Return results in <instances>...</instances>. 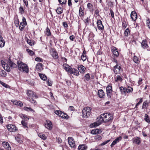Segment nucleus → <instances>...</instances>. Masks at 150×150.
Wrapping results in <instances>:
<instances>
[{
    "instance_id": "nucleus-28",
    "label": "nucleus",
    "mask_w": 150,
    "mask_h": 150,
    "mask_svg": "<svg viewBox=\"0 0 150 150\" xmlns=\"http://www.w3.org/2000/svg\"><path fill=\"white\" fill-rule=\"evenodd\" d=\"M73 73L75 75L78 76L79 74V73L78 70L75 69H71V73Z\"/></svg>"
},
{
    "instance_id": "nucleus-10",
    "label": "nucleus",
    "mask_w": 150,
    "mask_h": 150,
    "mask_svg": "<svg viewBox=\"0 0 150 150\" xmlns=\"http://www.w3.org/2000/svg\"><path fill=\"white\" fill-rule=\"evenodd\" d=\"M50 54L52 57L54 59L57 58L58 56L56 51L54 49H52L50 50Z\"/></svg>"
},
{
    "instance_id": "nucleus-35",
    "label": "nucleus",
    "mask_w": 150,
    "mask_h": 150,
    "mask_svg": "<svg viewBox=\"0 0 150 150\" xmlns=\"http://www.w3.org/2000/svg\"><path fill=\"white\" fill-rule=\"evenodd\" d=\"M129 34H130L129 30L128 28H127L126 29L125 31L124 35L125 36H128Z\"/></svg>"
},
{
    "instance_id": "nucleus-5",
    "label": "nucleus",
    "mask_w": 150,
    "mask_h": 150,
    "mask_svg": "<svg viewBox=\"0 0 150 150\" xmlns=\"http://www.w3.org/2000/svg\"><path fill=\"white\" fill-rule=\"evenodd\" d=\"M54 113L63 118L68 119L69 117L67 114L64 113L60 110H55Z\"/></svg>"
},
{
    "instance_id": "nucleus-50",
    "label": "nucleus",
    "mask_w": 150,
    "mask_h": 150,
    "mask_svg": "<svg viewBox=\"0 0 150 150\" xmlns=\"http://www.w3.org/2000/svg\"><path fill=\"white\" fill-rule=\"evenodd\" d=\"M102 137L100 135H96L95 137V139L98 140H101L102 139Z\"/></svg>"
},
{
    "instance_id": "nucleus-25",
    "label": "nucleus",
    "mask_w": 150,
    "mask_h": 150,
    "mask_svg": "<svg viewBox=\"0 0 150 150\" xmlns=\"http://www.w3.org/2000/svg\"><path fill=\"white\" fill-rule=\"evenodd\" d=\"M101 131L98 129H94L92 130L91 133L93 134H100L101 133Z\"/></svg>"
},
{
    "instance_id": "nucleus-47",
    "label": "nucleus",
    "mask_w": 150,
    "mask_h": 150,
    "mask_svg": "<svg viewBox=\"0 0 150 150\" xmlns=\"http://www.w3.org/2000/svg\"><path fill=\"white\" fill-rule=\"evenodd\" d=\"M24 110L27 111H30L34 112V111L31 108H28L27 107H25L24 108Z\"/></svg>"
},
{
    "instance_id": "nucleus-52",
    "label": "nucleus",
    "mask_w": 150,
    "mask_h": 150,
    "mask_svg": "<svg viewBox=\"0 0 150 150\" xmlns=\"http://www.w3.org/2000/svg\"><path fill=\"white\" fill-rule=\"evenodd\" d=\"M93 5L90 3H88L87 4V7L90 10L93 9Z\"/></svg>"
},
{
    "instance_id": "nucleus-59",
    "label": "nucleus",
    "mask_w": 150,
    "mask_h": 150,
    "mask_svg": "<svg viewBox=\"0 0 150 150\" xmlns=\"http://www.w3.org/2000/svg\"><path fill=\"white\" fill-rule=\"evenodd\" d=\"M146 24L149 28H150V21L149 19H148L146 21Z\"/></svg>"
},
{
    "instance_id": "nucleus-1",
    "label": "nucleus",
    "mask_w": 150,
    "mask_h": 150,
    "mask_svg": "<svg viewBox=\"0 0 150 150\" xmlns=\"http://www.w3.org/2000/svg\"><path fill=\"white\" fill-rule=\"evenodd\" d=\"M113 117L112 114L109 113H106L101 114L97 119V122L91 124L90 127H97L102 122L104 123L112 122Z\"/></svg>"
},
{
    "instance_id": "nucleus-19",
    "label": "nucleus",
    "mask_w": 150,
    "mask_h": 150,
    "mask_svg": "<svg viewBox=\"0 0 150 150\" xmlns=\"http://www.w3.org/2000/svg\"><path fill=\"white\" fill-rule=\"evenodd\" d=\"M78 69L80 73L83 74L85 71L86 68L83 65H80L78 67Z\"/></svg>"
},
{
    "instance_id": "nucleus-14",
    "label": "nucleus",
    "mask_w": 150,
    "mask_h": 150,
    "mask_svg": "<svg viewBox=\"0 0 150 150\" xmlns=\"http://www.w3.org/2000/svg\"><path fill=\"white\" fill-rule=\"evenodd\" d=\"M130 16L132 19L134 21L136 20L137 18V14L136 12L134 11L132 12Z\"/></svg>"
},
{
    "instance_id": "nucleus-33",
    "label": "nucleus",
    "mask_w": 150,
    "mask_h": 150,
    "mask_svg": "<svg viewBox=\"0 0 150 150\" xmlns=\"http://www.w3.org/2000/svg\"><path fill=\"white\" fill-rule=\"evenodd\" d=\"M79 15L81 17V16H83L84 15V12L81 7H80L79 8Z\"/></svg>"
},
{
    "instance_id": "nucleus-27",
    "label": "nucleus",
    "mask_w": 150,
    "mask_h": 150,
    "mask_svg": "<svg viewBox=\"0 0 150 150\" xmlns=\"http://www.w3.org/2000/svg\"><path fill=\"white\" fill-rule=\"evenodd\" d=\"M120 89L122 93L126 95L127 91V88H126L121 86L120 87Z\"/></svg>"
},
{
    "instance_id": "nucleus-2",
    "label": "nucleus",
    "mask_w": 150,
    "mask_h": 150,
    "mask_svg": "<svg viewBox=\"0 0 150 150\" xmlns=\"http://www.w3.org/2000/svg\"><path fill=\"white\" fill-rule=\"evenodd\" d=\"M27 94L28 96V100L31 103L34 105L37 104V102L35 99L38 98V97L36 95V93L30 90L28 91Z\"/></svg>"
},
{
    "instance_id": "nucleus-40",
    "label": "nucleus",
    "mask_w": 150,
    "mask_h": 150,
    "mask_svg": "<svg viewBox=\"0 0 150 150\" xmlns=\"http://www.w3.org/2000/svg\"><path fill=\"white\" fill-rule=\"evenodd\" d=\"M22 125H23V127L24 128H28L27 126V123L26 122H25L24 121L22 120L21 122Z\"/></svg>"
},
{
    "instance_id": "nucleus-8",
    "label": "nucleus",
    "mask_w": 150,
    "mask_h": 150,
    "mask_svg": "<svg viewBox=\"0 0 150 150\" xmlns=\"http://www.w3.org/2000/svg\"><path fill=\"white\" fill-rule=\"evenodd\" d=\"M27 25V23L25 18L23 17L22 19V22L20 23L19 26V29L21 30H23V29L25 25Z\"/></svg>"
},
{
    "instance_id": "nucleus-4",
    "label": "nucleus",
    "mask_w": 150,
    "mask_h": 150,
    "mask_svg": "<svg viewBox=\"0 0 150 150\" xmlns=\"http://www.w3.org/2000/svg\"><path fill=\"white\" fill-rule=\"evenodd\" d=\"M91 108L89 107L84 108L82 111L83 117L85 118L88 117L91 114Z\"/></svg>"
},
{
    "instance_id": "nucleus-26",
    "label": "nucleus",
    "mask_w": 150,
    "mask_h": 150,
    "mask_svg": "<svg viewBox=\"0 0 150 150\" xmlns=\"http://www.w3.org/2000/svg\"><path fill=\"white\" fill-rule=\"evenodd\" d=\"M6 73L4 70H0V77H5L6 76Z\"/></svg>"
},
{
    "instance_id": "nucleus-60",
    "label": "nucleus",
    "mask_w": 150,
    "mask_h": 150,
    "mask_svg": "<svg viewBox=\"0 0 150 150\" xmlns=\"http://www.w3.org/2000/svg\"><path fill=\"white\" fill-rule=\"evenodd\" d=\"M24 4H25L26 7L28 6V0H23Z\"/></svg>"
},
{
    "instance_id": "nucleus-18",
    "label": "nucleus",
    "mask_w": 150,
    "mask_h": 150,
    "mask_svg": "<svg viewBox=\"0 0 150 150\" xmlns=\"http://www.w3.org/2000/svg\"><path fill=\"white\" fill-rule=\"evenodd\" d=\"M47 123L45 125V127L46 128L50 130L52 129V124L50 121H47Z\"/></svg>"
},
{
    "instance_id": "nucleus-56",
    "label": "nucleus",
    "mask_w": 150,
    "mask_h": 150,
    "mask_svg": "<svg viewBox=\"0 0 150 150\" xmlns=\"http://www.w3.org/2000/svg\"><path fill=\"white\" fill-rule=\"evenodd\" d=\"M81 59L83 61H85L86 59V55L82 54L81 55Z\"/></svg>"
},
{
    "instance_id": "nucleus-46",
    "label": "nucleus",
    "mask_w": 150,
    "mask_h": 150,
    "mask_svg": "<svg viewBox=\"0 0 150 150\" xmlns=\"http://www.w3.org/2000/svg\"><path fill=\"white\" fill-rule=\"evenodd\" d=\"M122 79L121 77V76L120 75H118L117 78L115 79V81H122Z\"/></svg>"
},
{
    "instance_id": "nucleus-17",
    "label": "nucleus",
    "mask_w": 150,
    "mask_h": 150,
    "mask_svg": "<svg viewBox=\"0 0 150 150\" xmlns=\"http://www.w3.org/2000/svg\"><path fill=\"white\" fill-rule=\"evenodd\" d=\"M113 54L116 57L118 56L119 54L117 48L114 47H112L111 48Z\"/></svg>"
},
{
    "instance_id": "nucleus-55",
    "label": "nucleus",
    "mask_w": 150,
    "mask_h": 150,
    "mask_svg": "<svg viewBox=\"0 0 150 150\" xmlns=\"http://www.w3.org/2000/svg\"><path fill=\"white\" fill-rule=\"evenodd\" d=\"M35 61L39 62H42V59L40 57H37L35 59Z\"/></svg>"
},
{
    "instance_id": "nucleus-13",
    "label": "nucleus",
    "mask_w": 150,
    "mask_h": 150,
    "mask_svg": "<svg viewBox=\"0 0 150 150\" xmlns=\"http://www.w3.org/2000/svg\"><path fill=\"white\" fill-rule=\"evenodd\" d=\"M121 68L120 66H118V64H117L114 67L113 71L116 74H118L121 69Z\"/></svg>"
},
{
    "instance_id": "nucleus-62",
    "label": "nucleus",
    "mask_w": 150,
    "mask_h": 150,
    "mask_svg": "<svg viewBox=\"0 0 150 150\" xmlns=\"http://www.w3.org/2000/svg\"><path fill=\"white\" fill-rule=\"evenodd\" d=\"M142 80L141 78H140L139 79V80L138 81V83L139 85H141L142 83Z\"/></svg>"
},
{
    "instance_id": "nucleus-45",
    "label": "nucleus",
    "mask_w": 150,
    "mask_h": 150,
    "mask_svg": "<svg viewBox=\"0 0 150 150\" xmlns=\"http://www.w3.org/2000/svg\"><path fill=\"white\" fill-rule=\"evenodd\" d=\"M26 50L29 55L32 56L34 54V53L33 51L30 50L29 49H27Z\"/></svg>"
},
{
    "instance_id": "nucleus-32",
    "label": "nucleus",
    "mask_w": 150,
    "mask_h": 150,
    "mask_svg": "<svg viewBox=\"0 0 150 150\" xmlns=\"http://www.w3.org/2000/svg\"><path fill=\"white\" fill-rule=\"evenodd\" d=\"M133 89L130 86H128L127 88L126 93H129L132 92Z\"/></svg>"
},
{
    "instance_id": "nucleus-41",
    "label": "nucleus",
    "mask_w": 150,
    "mask_h": 150,
    "mask_svg": "<svg viewBox=\"0 0 150 150\" xmlns=\"http://www.w3.org/2000/svg\"><path fill=\"white\" fill-rule=\"evenodd\" d=\"M14 22L16 26L17 27H18L19 26V21L18 19L17 18H15L14 20Z\"/></svg>"
},
{
    "instance_id": "nucleus-9",
    "label": "nucleus",
    "mask_w": 150,
    "mask_h": 150,
    "mask_svg": "<svg viewBox=\"0 0 150 150\" xmlns=\"http://www.w3.org/2000/svg\"><path fill=\"white\" fill-rule=\"evenodd\" d=\"M8 64L11 69L16 68L17 67V65L16 64L13 62L10 58L8 60Z\"/></svg>"
},
{
    "instance_id": "nucleus-29",
    "label": "nucleus",
    "mask_w": 150,
    "mask_h": 150,
    "mask_svg": "<svg viewBox=\"0 0 150 150\" xmlns=\"http://www.w3.org/2000/svg\"><path fill=\"white\" fill-rule=\"evenodd\" d=\"M87 147L85 145H79L78 147L79 150H85L87 149Z\"/></svg>"
},
{
    "instance_id": "nucleus-6",
    "label": "nucleus",
    "mask_w": 150,
    "mask_h": 150,
    "mask_svg": "<svg viewBox=\"0 0 150 150\" xmlns=\"http://www.w3.org/2000/svg\"><path fill=\"white\" fill-rule=\"evenodd\" d=\"M68 142L69 145L71 147L75 148L76 144L72 137H69L68 138Z\"/></svg>"
},
{
    "instance_id": "nucleus-64",
    "label": "nucleus",
    "mask_w": 150,
    "mask_h": 150,
    "mask_svg": "<svg viewBox=\"0 0 150 150\" xmlns=\"http://www.w3.org/2000/svg\"><path fill=\"white\" fill-rule=\"evenodd\" d=\"M75 38V37L74 35H72L70 36L69 39L70 40L72 41H73L74 39Z\"/></svg>"
},
{
    "instance_id": "nucleus-12",
    "label": "nucleus",
    "mask_w": 150,
    "mask_h": 150,
    "mask_svg": "<svg viewBox=\"0 0 150 150\" xmlns=\"http://www.w3.org/2000/svg\"><path fill=\"white\" fill-rule=\"evenodd\" d=\"M98 28L99 30H102L104 29V26L101 21L100 20H98L97 22Z\"/></svg>"
},
{
    "instance_id": "nucleus-38",
    "label": "nucleus",
    "mask_w": 150,
    "mask_h": 150,
    "mask_svg": "<svg viewBox=\"0 0 150 150\" xmlns=\"http://www.w3.org/2000/svg\"><path fill=\"white\" fill-rule=\"evenodd\" d=\"M133 61L136 63H138L140 61L139 59L136 56L134 57L133 59Z\"/></svg>"
},
{
    "instance_id": "nucleus-23",
    "label": "nucleus",
    "mask_w": 150,
    "mask_h": 150,
    "mask_svg": "<svg viewBox=\"0 0 150 150\" xmlns=\"http://www.w3.org/2000/svg\"><path fill=\"white\" fill-rule=\"evenodd\" d=\"M133 143L139 144L141 142L140 138L138 137H136L133 139Z\"/></svg>"
},
{
    "instance_id": "nucleus-53",
    "label": "nucleus",
    "mask_w": 150,
    "mask_h": 150,
    "mask_svg": "<svg viewBox=\"0 0 150 150\" xmlns=\"http://www.w3.org/2000/svg\"><path fill=\"white\" fill-rule=\"evenodd\" d=\"M65 69L66 71L69 72L70 73H71V70L72 69L71 68H70L69 67L67 66V67H65Z\"/></svg>"
},
{
    "instance_id": "nucleus-37",
    "label": "nucleus",
    "mask_w": 150,
    "mask_h": 150,
    "mask_svg": "<svg viewBox=\"0 0 150 150\" xmlns=\"http://www.w3.org/2000/svg\"><path fill=\"white\" fill-rule=\"evenodd\" d=\"M112 91H106L107 96L109 99H111Z\"/></svg>"
},
{
    "instance_id": "nucleus-61",
    "label": "nucleus",
    "mask_w": 150,
    "mask_h": 150,
    "mask_svg": "<svg viewBox=\"0 0 150 150\" xmlns=\"http://www.w3.org/2000/svg\"><path fill=\"white\" fill-rule=\"evenodd\" d=\"M63 25L64 28H67L68 27V25L66 22H64Z\"/></svg>"
},
{
    "instance_id": "nucleus-54",
    "label": "nucleus",
    "mask_w": 150,
    "mask_h": 150,
    "mask_svg": "<svg viewBox=\"0 0 150 150\" xmlns=\"http://www.w3.org/2000/svg\"><path fill=\"white\" fill-rule=\"evenodd\" d=\"M27 42L29 45H30L31 46H32L34 45V43L32 42L31 41L29 40L28 39L27 40Z\"/></svg>"
},
{
    "instance_id": "nucleus-20",
    "label": "nucleus",
    "mask_w": 150,
    "mask_h": 150,
    "mask_svg": "<svg viewBox=\"0 0 150 150\" xmlns=\"http://www.w3.org/2000/svg\"><path fill=\"white\" fill-rule=\"evenodd\" d=\"M2 144L5 149H7L8 150H11V147L8 142H3Z\"/></svg>"
},
{
    "instance_id": "nucleus-39",
    "label": "nucleus",
    "mask_w": 150,
    "mask_h": 150,
    "mask_svg": "<svg viewBox=\"0 0 150 150\" xmlns=\"http://www.w3.org/2000/svg\"><path fill=\"white\" fill-rule=\"evenodd\" d=\"M45 34L48 36L51 35L50 30L48 27H47L46 29Z\"/></svg>"
},
{
    "instance_id": "nucleus-3",
    "label": "nucleus",
    "mask_w": 150,
    "mask_h": 150,
    "mask_svg": "<svg viewBox=\"0 0 150 150\" xmlns=\"http://www.w3.org/2000/svg\"><path fill=\"white\" fill-rule=\"evenodd\" d=\"M17 64L19 70L20 71L22 70L23 71L27 73L28 72V67L26 64L20 60L17 62Z\"/></svg>"
},
{
    "instance_id": "nucleus-42",
    "label": "nucleus",
    "mask_w": 150,
    "mask_h": 150,
    "mask_svg": "<svg viewBox=\"0 0 150 150\" xmlns=\"http://www.w3.org/2000/svg\"><path fill=\"white\" fill-rule=\"evenodd\" d=\"M38 136L44 140L46 138V137L43 134L40 133L39 134Z\"/></svg>"
},
{
    "instance_id": "nucleus-36",
    "label": "nucleus",
    "mask_w": 150,
    "mask_h": 150,
    "mask_svg": "<svg viewBox=\"0 0 150 150\" xmlns=\"http://www.w3.org/2000/svg\"><path fill=\"white\" fill-rule=\"evenodd\" d=\"M40 78L43 80H45L47 79L46 76L42 74H39Z\"/></svg>"
},
{
    "instance_id": "nucleus-34",
    "label": "nucleus",
    "mask_w": 150,
    "mask_h": 150,
    "mask_svg": "<svg viewBox=\"0 0 150 150\" xmlns=\"http://www.w3.org/2000/svg\"><path fill=\"white\" fill-rule=\"evenodd\" d=\"M84 78L87 81H89L90 79V74L89 73L86 74L85 75Z\"/></svg>"
},
{
    "instance_id": "nucleus-48",
    "label": "nucleus",
    "mask_w": 150,
    "mask_h": 150,
    "mask_svg": "<svg viewBox=\"0 0 150 150\" xmlns=\"http://www.w3.org/2000/svg\"><path fill=\"white\" fill-rule=\"evenodd\" d=\"M19 13L21 14L23 13L24 12V10L23 7L21 6L19 8Z\"/></svg>"
},
{
    "instance_id": "nucleus-15",
    "label": "nucleus",
    "mask_w": 150,
    "mask_h": 150,
    "mask_svg": "<svg viewBox=\"0 0 150 150\" xmlns=\"http://www.w3.org/2000/svg\"><path fill=\"white\" fill-rule=\"evenodd\" d=\"M121 138L122 137H119L113 141L112 143L110 145V146L111 147H113L115 145L119 142V141L121 139Z\"/></svg>"
},
{
    "instance_id": "nucleus-7",
    "label": "nucleus",
    "mask_w": 150,
    "mask_h": 150,
    "mask_svg": "<svg viewBox=\"0 0 150 150\" xmlns=\"http://www.w3.org/2000/svg\"><path fill=\"white\" fill-rule=\"evenodd\" d=\"M6 127L8 131L10 132H14L17 129L16 127L13 125H8Z\"/></svg>"
},
{
    "instance_id": "nucleus-30",
    "label": "nucleus",
    "mask_w": 150,
    "mask_h": 150,
    "mask_svg": "<svg viewBox=\"0 0 150 150\" xmlns=\"http://www.w3.org/2000/svg\"><path fill=\"white\" fill-rule=\"evenodd\" d=\"M56 11L58 14H60L63 12V9L62 7H59L57 9Z\"/></svg>"
},
{
    "instance_id": "nucleus-49",
    "label": "nucleus",
    "mask_w": 150,
    "mask_h": 150,
    "mask_svg": "<svg viewBox=\"0 0 150 150\" xmlns=\"http://www.w3.org/2000/svg\"><path fill=\"white\" fill-rule=\"evenodd\" d=\"M112 91L111 86H108L106 87V91Z\"/></svg>"
},
{
    "instance_id": "nucleus-11",
    "label": "nucleus",
    "mask_w": 150,
    "mask_h": 150,
    "mask_svg": "<svg viewBox=\"0 0 150 150\" xmlns=\"http://www.w3.org/2000/svg\"><path fill=\"white\" fill-rule=\"evenodd\" d=\"M98 96L100 98H103L105 96V93L102 89L98 91Z\"/></svg>"
},
{
    "instance_id": "nucleus-44",
    "label": "nucleus",
    "mask_w": 150,
    "mask_h": 150,
    "mask_svg": "<svg viewBox=\"0 0 150 150\" xmlns=\"http://www.w3.org/2000/svg\"><path fill=\"white\" fill-rule=\"evenodd\" d=\"M0 83L3 86L6 88H8L9 87V86L1 81H0Z\"/></svg>"
},
{
    "instance_id": "nucleus-24",
    "label": "nucleus",
    "mask_w": 150,
    "mask_h": 150,
    "mask_svg": "<svg viewBox=\"0 0 150 150\" xmlns=\"http://www.w3.org/2000/svg\"><path fill=\"white\" fill-rule=\"evenodd\" d=\"M144 120L149 124L150 123V117L148 115L146 114H145L144 118Z\"/></svg>"
},
{
    "instance_id": "nucleus-16",
    "label": "nucleus",
    "mask_w": 150,
    "mask_h": 150,
    "mask_svg": "<svg viewBox=\"0 0 150 150\" xmlns=\"http://www.w3.org/2000/svg\"><path fill=\"white\" fill-rule=\"evenodd\" d=\"M141 45L142 47L144 49H147L149 47L146 40H143L141 43Z\"/></svg>"
},
{
    "instance_id": "nucleus-43",
    "label": "nucleus",
    "mask_w": 150,
    "mask_h": 150,
    "mask_svg": "<svg viewBox=\"0 0 150 150\" xmlns=\"http://www.w3.org/2000/svg\"><path fill=\"white\" fill-rule=\"evenodd\" d=\"M60 4H65L67 2V0H58Z\"/></svg>"
},
{
    "instance_id": "nucleus-22",
    "label": "nucleus",
    "mask_w": 150,
    "mask_h": 150,
    "mask_svg": "<svg viewBox=\"0 0 150 150\" xmlns=\"http://www.w3.org/2000/svg\"><path fill=\"white\" fill-rule=\"evenodd\" d=\"M1 62L2 63V65L3 67L4 68V69L6 70L8 72L10 71V67L8 66V64H7L6 63H5L6 64H3L2 62V61H1Z\"/></svg>"
},
{
    "instance_id": "nucleus-31",
    "label": "nucleus",
    "mask_w": 150,
    "mask_h": 150,
    "mask_svg": "<svg viewBox=\"0 0 150 150\" xmlns=\"http://www.w3.org/2000/svg\"><path fill=\"white\" fill-rule=\"evenodd\" d=\"M148 105V103L147 100L145 101L143 103V105L142 106V109H144L146 108V109H147V106Z\"/></svg>"
},
{
    "instance_id": "nucleus-57",
    "label": "nucleus",
    "mask_w": 150,
    "mask_h": 150,
    "mask_svg": "<svg viewBox=\"0 0 150 150\" xmlns=\"http://www.w3.org/2000/svg\"><path fill=\"white\" fill-rule=\"evenodd\" d=\"M47 82L48 84V86H51L52 85V82L51 80L48 79L47 81Z\"/></svg>"
},
{
    "instance_id": "nucleus-63",
    "label": "nucleus",
    "mask_w": 150,
    "mask_h": 150,
    "mask_svg": "<svg viewBox=\"0 0 150 150\" xmlns=\"http://www.w3.org/2000/svg\"><path fill=\"white\" fill-rule=\"evenodd\" d=\"M122 26L124 28H126L127 26V25L125 21H123L122 23Z\"/></svg>"
},
{
    "instance_id": "nucleus-58",
    "label": "nucleus",
    "mask_w": 150,
    "mask_h": 150,
    "mask_svg": "<svg viewBox=\"0 0 150 150\" xmlns=\"http://www.w3.org/2000/svg\"><path fill=\"white\" fill-rule=\"evenodd\" d=\"M110 139H109V140H108L105 141L103 143H102L101 144V145L103 146L105 144H106L107 143L109 142L110 141Z\"/></svg>"
},
{
    "instance_id": "nucleus-51",
    "label": "nucleus",
    "mask_w": 150,
    "mask_h": 150,
    "mask_svg": "<svg viewBox=\"0 0 150 150\" xmlns=\"http://www.w3.org/2000/svg\"><path fill=\"white\" fill-rule=\"evenodd\" d=\"M142 98H141L140 100L139 101V102L137 103L135 107V108H137V106L139 105L141 103H142Z\"/></svg>"
},
{
    "instance_id": "nucleus-21",
    "label": "nucleus",
    "mask_w": 150,
    "mask_h": 150,
    "mask_svg": "<svg viewBox=\"0 0 150 150\" xmlns=\"http://www.w3.org/2000/svg\"><path fill=\"white\" fill-rule=\"evenodd\" d=\"M36 68L38 71L39 72L42 69V64L40 63H38L36 66Z\"/></svg>"
}]
</instances>
